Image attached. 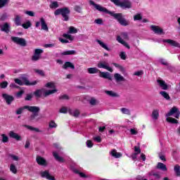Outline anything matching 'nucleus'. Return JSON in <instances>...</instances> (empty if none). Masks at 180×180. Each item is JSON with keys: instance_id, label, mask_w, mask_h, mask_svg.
<instances>
[{"instance_id": "4", "label": "nucleus", "mask_w": 180, "mask_h": 180, "mask_svg": "<svg viewBox=\"0 0 180 180\" xmlns=\"http://www.w3.org/2000/svg\"><path fill=\"white\" fill-rule=\"evenodd\" d=\"M87 72L89 74H98V77H100L101 78H104L105 79H109V81H112V77H110V73L108 72L100 71L98 68H89L87 69Z\"/></svg>"}, {"instance_id": "10", "label": "nucleus", "mask_w": 180, "mask_h": 180, "mask_svg": "<svg viewBox=\"0 0 180 180\" xmlns=\"http://www.w3.org/2000/svg\"><path fill=\"white\" fill-rule=\"evenodd\" d=\"M97 67H98V68H104V70H108V71H110V72H113V69H112V68L109 67L108 65V63H106V62H99L97 64Z\"/></svg>"}, {"instance_id": "12", "label": "nucleus", "mask_w": 180, "mask_h": 180, "mask_svg": "<svg viewBox=\"0 0 180 180\" xmlns=\"http://www.w3.org/2000/svg\"><path fill=\"white\" fill-rule=\"evenodd\" d=\"M150 29L155 34H164V30L157 25H151Z\"/></svg>"}, {"instance_id": "27", "label": "nucleus", "mask_w": 180, "mask_h": 180, "mask_svg": "<svg viewBox=\"0 0 180 180\" xmlns=\"http://www.w3.org/2000/svg\"><path fill=\"white\" fill-rule=\"evenodd\" d=\"M73 172H75V174L79 175L81 178H88V176L86 174H85L84 172H79V170L77 169H74Z\"/></svg>"}, {"instance_id": "29", "label": "nucleus", "mask_w": 180, "mask_h": 180, "mask_svg": "<svg viewBox=\"0 0 180 180\" xmlns=\"http://www.w3.org/2000/svg\"><path fill=\"white\" fill-rule=\"evenodd\" d=\"M114 77H115V80L117 81V82H119L120 81H125L124 77H123V76H121L120 74H119V73H115L114 75Z\"/></svg>"}, {"instance_id": "39", "label": "nucleus", "mask_w": 180, "mask_h": 180, "mask_svg": "<svg viewBox=\"0 0 180 180\" xmlns=\"http://www.w3.org/2000/svg\"><path fill=\"white\" fill-rule=\"evenodd\" d=\"M69 113L72 115V116H75V117H78L79 116V111L78 110H75L74 111H69Z\"/></svg>"}, {"instance_id": "33", "label": "nucleus", "mask_w": 180, "mask_h": 180, "mask_svg": "<svg viewBox=\"0 0 180 180\" xmlns=\"http://www.w3.org/2000/svg\"><path fill=\"white\" fill-rule=\"evenodd\" d=\"M174 171L176 176H180V166L179 165H176L174 168Z\"/></svg>"}, {"instance_id": "24", "label": "nucleus", "mask_w": 180, "mask_h": 180, "mask_svg": "<svg viewBox=\"0 0 180 180\" xmlns=\"http://www.w3.org/2000/svg\"><path fill=\"white\" fill-rule=\"evenodd\" d=\"M40 22H41V26L42 30H46V32H48L49 27L47 26V24L46 23V20H44V18H41Z\"/></svg>"}, {"instance_id": "46", "label": "nucleus", "mask_w": 180, "mask_h": 180, "mask_svg": "<svg viewBox=\"0 0 180 180\" xmlns=\"http://www.w3.org/2000/svg\"><path fill=\"white\" fill-rule=\"evenodd\" d=\"M7 87H8V82L4 81L0 83V88H1L2 89H5Z\"/></svg>"}, {"instance_id": "47", "label": "nucleus", "mask_w": 180, "mask_h": 180, "mask_svg": "<svg viewBox=\"0 0 180 180\" xmlns=\"http://www.w3.org/2000/svg\"><path fill=\"white\" fill-rule=\"evenodd\" d=\"M121 112L124 113V115H130V110L126 108H121Z\"/></svg>"}, {"instance_id": "21", "label": "nucleus", "mask_w": 180, "mask_h": 180, "mask_svg": "<svg viewBox=\"0 0 180 180\" xmlns=\"http://www.w3.org/2000/svg\"><path fill=\"white\" fill-rule=\"evenodd\" d=\"M53 155L56 161H58L59 162H65V160L64 159V158L58 155V153H57V152H53Z\"/></svg>"}, {"instance_id": "37", "label": "nucleus", "mask_w": 180, "mask_h": 180, "mask_svg": "<svg viewBox=\"0 0 180 180\" xmlns=\"http://www.w3.org/2000/svg\"><path fill=\"white\" fill-rule=\"evenodd\" d=\"M57 126V124L53 120L49 122V127L50 129H56Z\"/></svg>"}, {"instance_id": "17", "label": "nucleus", "mask_w": 180, "mask_h": 180, "mask_svg": "<svg viewBox=\"0 0 180 180\" xmlns=\"http://www.w3.org/2000/svg\"><path fill=\"white\" fill-rule=\"evenodd\" d=\"M41 175L42 178H46V179H49V180H56V178L52 177L51 175L50 174V173H49V171H47V170L42 172L41 173Z\"/></svg>"}, {"instance_id": "40", "label": "nucleus", "mask_w": 180, "mask_h": 180, "mask_svg": "<svg viewBox=\"0 0 180 180\" xmlns=\"http://www.w3.org/2000/svg\"><path fill=\"white\" fill-rule=\"evenodd\" d=\"M1 137H2V143H8L9 141V137H8V136H6L5 134H1Z\"/></svg>"}, {"instance_id": "15", "label": "nucleus", "mask_w": 180, "mask_h": 180, "mask_svg": "<svg viewBox=\"0 0 180 180\" xmlns=\"http://www.w3.org/2000/svg\"><path fill=\"white\" fill-rule=\"evenodd\" d=\"M159 63L162 64V65H165V67H167L169 71H172V70H174V67L171 66V65H169L168 62L165 61V60L162 58L159 59Z\"/></svg>"}, {"instance_id": "44", "label": "nucleus", "mask_w": 180, "mask_h": 180, "mask_svg": "<svg viewBox=\"0 0 180 180\" xmlns=\"http://www.w3.org/2000/svg\"><path fill=\"white\" fill-rule=\"evenodd\" d=\"M63 37H65V39H68V40H70L72 41L74 40V37L71 36L70 34H63Z\"/></svg>"}, {"instance_id": "35", "label": "nucleus", "mask_w": 180, "mask_h": 180, "mask_svg": "<svg viewBox=\"0 0 180 180\" xmlns=\"http://www.w3.org/2000/svg\"><path fill=\"white\" fill-rule=\"evenodd\" d=\"M8 4H9V0H0V9L4 6H8Z\"/></svg>"}, {"instance_id": "20", "label": "nucleus", "mask_w": 180, "mask_h": 180, "mask_svg": "<svg viewBox=\"0 0 180 180\" xmlns=\"http://www.w3.org/2000/svg\"><path fill=\"white\" fill-rule=\"evenodd\" d=\"M158 83L159 84L160 88H162V89H164V91H167L168 89V84L165 83V81L158 79Z\"/></svg>"}, {"instance_id": "1", "label": "nucleus", "mask_w": 180, "mask_h": 180, "mask_svg": "<svg viewBox=\"0 0 180 180\" xmlns=\"http://www.w3.org/2000/svg\"><path fill=\"white\" fill-rule=\"evenodd\" d=\"M89 5L94 6V8H96V9L99 12H104V13L110 15V16H112L115 20H117L118 23H120L121 26H129V21L124 19L122 13H115L113 11H110L106 8L103 7L99 4H96V2L92 0L89 1Z\"/></svg>"}, {"instance_id": "57", "label": "nucleus", "mask_w": 180, "mask_h": 180, "mask_svg": "<svg viewBox=\"0 0 180 180\" xmlns=\"http://www.w3.org/2000/svg\"><path fill=\"white\" fill-rule=\"evenodd\" d=\"M137 155H139L135 153H134L131 155V158L132 161H137Z\"/></svg>"}, {"instance_id": "63", "label": "nucleus", "mask_w": 180, "mask_h": 180, "mask_svg": "<svg viewBox=\"0 0 180 180\" xmlns=\"http://www.w3.org/2000/svg\"><path fill=\"white\" fill-rule=\"evenodd\" d=\"M25 13H26V15H28V16H34V13L32 11H26Z\"/></svg>"}, {"instance_id": "5", "label": "nucleus", "mask_w": 180, "mask_h": 180, "mask_svg": "<svg viewBox=\"0 0 180 180\" xmlns=\"http://www.w3.org/2000/svg\"><path fill=\"white\" fill-rule=\"evenodd\" d=\"M57 92V89L52 90H44V89H37L34 92V95L35 98H41L42 95L46 98L49 96V95H51L53 94H56Z\"/></svg>"}, {"instance_id": "54", "label": "nucleus", "mask_w": 180, "mask_h": 180, "mask_svg": "<svg viewBox=\"0 0 180 180\" xmlns=\"http://www.w3.org/2000/svg\"><path fill=\"white\" fill-rule=\"evenodd\" d=\"M94 23L96 25H103V20L102 18L96 19Z\"/></svg>"}, {"instance_id": "52", "label": "nucleus", "mask_w": 180, "mask_h": 180, "mask_svg": "<svg viewBox=\"0 0 180 180\" xmlns=\"http://www.w3.org/2000/svg\"><path fill=\"white\" fill-rule=\"evenodd\" d=\"M86 144L88 148H92V147H94V143H92L91 140L86 141Z\"/></svg>"}, {"instance_id": "61", "label": "nucleus", "mask_w": 180, "mask_h": 180, "mask_svg": "<svg viewBox=\"0 0 180 180\" xmlns=\"http://www.w3.org/2000/svg\"><path fill=\"white\" fill-rule=\"evenodd\" d=\"M14 81L15 84H18V85H23V82L20 80V79H15Z\"/></svg>"}, {"instance_id": "62", "label": "nucleus", "mask_w": 180, "mask_h": 180, "mask_svg": "<svg viewBox=\"0 0 180 180\" xmlns=\"http://www.w3.org/2000/svg\"><path fill=\"white\" fill-rule=\"evenodd\" d=\"M94 141H96V143H101L102 142V138L101 136H96L94 138Z\"/></svg>"}, {"instance_id": "34", "label": "nucleus", "mask_w": 180, "mask_h": 180, "mask_svg": "<svg viewBox=\"0 0 180 180\" xmlns=\"http://www.w3.org/2000/svg\"><path fill=\"white\" fill-rule=\"evenodd\" d=\"M160 116V112L158 110H154L152 112V117L157 120L158 119V117Z\"/></svg>"}, {"instance_id": "30", "label": "nucleus", "mask_w": 180, "mask_h": 180, "mask_svg": "<svg viewBox=\"0 0 180 180\" xmlns=\"http://www.w3.org/2000/svg\"><path fill=\"white\" fill-rule=\"evenodd\" d=\"M73 54H75V51L74 50L65 51L60 53L61 56H73Z\"/></svg>"}, {"instance_id": "2", "label": "nucleus", "mask_w": 180, "mask_h": 180, "mask_svg": "<svg viewBox=\"0 0 180 180\" xmlns=\"http://www.w3.org/2000/svg\"><path fill=\"white\" fill-rule=\"evenodd\" d=\"M25 109H27L29 112H32V115H31V119H34V117L39 116V112H40V108L37 106H30V105H24L23 107L18 108L16 110V115H22Z\"/></svg>"}, {"instance_id": "28", "label": "nucleus", "mask_w": 180, "mask_h": 180, "mask_svg": "<svg viewBox=\"0 0 180 180\" xmlns=\"http://www.w3.org/2000/svg\"><path fill=\"white\" fill-rule=\"evenodd\" d=\"M97 42L101 45V46L105 50H107V51H110V49L106 45V44L103 43L102 41L98 39Z\"/></svg>"}, {"instance_id": "50", "label": "nucleus", "mask_w": 180, "mask_h": 180, "mask_svg": "<svg viewBox=\"0 0 180 180\" xmlns=\"http://www.w3.org/2000/svg\"><path fill=\"white\" fill-rule=\"evenodd\" d=\"M77 32H78V30L75 27H70L69 28L68 33L73 34V33H77Z\"/></svg>"}, {"instance_id": "31", "label": "nucleus", "mask_w": 180, "mask_h": 180, "mask_svg": "<svg viewBox=\"0 0 180 180\" xmlns=\"http://www.w3.org/2000/svg\"><path fill=\"white\" fill-rule=\"evenodd\" d=\"M160 94L167 101H169L171 99V97L169 96V94H168V93H167V91H160Z\"/></svg>"}, {"instance_id": "41", "label": "nucleus", "mask_w": 180, "mask_h": 180, "mask_svg": "<svg viewBox=\"0 0 180 180\" xmlns=\"http://www.w3.org/2000/svg\"><path fill=\"white\" fill-rule=\"evenodd\" d=\"M22 26L24 29H29V27L32 26V22H30V21H27L26 22L23 23Z\"/></svg>"}, {"instance_id": "64", "label": "nucleus", "mask_w": 180, "mask_h": 180, "mask_svg": "<svg viewBox=\"0 0 180 180\" xmlns=\"http://www.w3.org/2000/svg\"><path fill=\"white\" fill-rule=\"evenodd\" d=\"M33 98V95L32 94H27L25 101H32V98Z\"/></svg>"}, {"instance_id": "19", "label": "nucleus", "mask_w": 180, "mask_h": 180, "mask_svg": "<svg viewBox=\"0 0 180 180\" xmlns=\"http://www.w3.org/2000/svg\"><path fill=\"white\" fill-rule=\"evenodd\" d=\"M156 168L158 169H160V171H163L165 172H167L168 171V168H167V165L162 162H158Z\"/></svg>"}, {"instance_id": "58", "label": "nucleus", "mask_w": 180, "mask_h": 180, "mask_svg": "<svg viewBox=\"0 0 180 180\" xmlns=\"http://www.w3.org/2000/svg\"><path fill=\"white\" fill-rule=\"evenodd\" d=\"M120 57L122 60H126L127 56H126V52H121L120 54Z\"/></svg>"}, {"instance_id": "8", "label": "nucleus", "mask_w": 180, "mask_h": 180, "mask_svg": "<svg viewBox=\"0 0 180 180\" xmlns=\"http://www.w3.org/2000/svg\"><path fill=\"white\" fill-rule=\"evenodd\" d=\"M11 40L16 44H19L22 47H26V46H27V44L26 43V40L23 38H19L18 37H12Z\"/></svg>"}, {"instance_id": "22", "label": "nucleus", "mask_w": 180, "mask_h": 180, "mask_svg": "<svg viewBox=\"0 0 180 180\" xmlns=\"http://www.w3.org/2000/svg\"><path fill=\"white\" fill-rule=\"evenodd\" d=\"M63 70H67V68H71L72 70H75V65L71 62H65L63 66Z\"/></svg>"}, {"instance_id": "51", "label": "nucleus", "mask_w": 180, "mask_h": 180, "mask_svg": "<svg viewBox=\"0 0 180 180\" xmlns=\"http://www.w3.org/2000/svg\"><path fill=\"white\" fill-rule=\"evenodd\" d=\"M50 8H51V9L58 8V2L57 1L52 2L51 4L50 5Z\"/></svg>"}, {"instance_id": "11", "label": "nucleus", "mask_w": 180, "mask_h": 180, "mask_svg": "<svg viewBox=\"0 0 180 180\" xmlns=\"http://www.w3.org/2000/svg\"><path fill=\"white\" fill-rule=\"evenodd\" d=\"M162 41L163 43H167L172 47H177L178 49H180V44L172 39H163Z\"/></svg>"}, {"instance_id": "32", "label": "nucleus", "mask_w": 180, "mask_h": 180, "mask_svg": "<svg viewBox=\"0 0 180 180\" xmlns=\"http://www.w3.org/2000/svg\"><path fill=\"white\" fill-rule=\"evenodd\" d=\"M34 71L36 74L40 75V77H46V73L42 70L34 69Z\"/></svg>"}, {"instance_id": "23", "label": "nucleus", "mask_w": 180, "mask_h": 180, "mask_svg": "<svg viewBox=\"0 0 180 180\" xmlns=\"http://www.w3.org/2000/svg\"><path fill=\"white\" fill-rule=\"evenodd\" d=\"M14 22L15 26H22V18L20 15H16L14 18Z\"/></svg>"}, {"instance_id": "36", "label": "nucleus", "mask_w": 180, "mask_h": 180, "mask_svg": "<svg viewBox=\"0 0 180 180\" xmlns=\"http://www.w3.org/2000/svg\"><path fill=\"white\" fill-rule=\"evenodd\" d=\"M105 93L107 94V95H108L109 96H111L112 98H116V97L119 96L117 95V94H116L112 91H106Z\"/></svg>"}, {"instance_id": "3", "label": "nucleus", "mask_w": 180, "mask_h": 180, "mask_svg": "<svg viewBox=\"0 0 180 180\" xmlns=\"http://www.w3.org/2000/svg\"><path fill=\"white\" fill-rule=\"evenodd\" d=\"M70 13L71 10H70V8L68 7H62L54 11L55 16H59V15H61L63 18L62 20H63V22H68V20H70Z\"/></svg>"}, {"instance_id": "7", "label": "nucleus", "mask_w": 180, "mask_h": 180, "mask_svg": "<svg viewBox=\"0 0 180 180\" xmlns=\"http://www.w3.org/2000/svg\"><path fill=\"white\" fill-rule=\"evenodd\" d=\"M174 115V117L176 119H179V115H180V111L179 109L175 106L172 108V109L166 114V117H169V116H172Z\"/></svg>"}, {"instance_id": "59", "label": "nucleus", "mask_w": 180, "mask_h": 180, "mask_svg": "<svg viewBox=\"0 0 180 180\" xmlns=\"http://www.w3.org/2000/svg\"><path fill=\"white\" fill-rule=\"evenodd\" d=\"M68 112V109H67V107H62L60 109V113H67Z\"/></svg>"}, {"instance_id": "13", "label": "nucleus", "mask_w": 180, "mask_h": 180, "mask_svg": "<svg viewBox=\"0 0 180 180\" xmlns=\"http://www.w3.org/2000/svg\"><path fill=\"white\" fill-rule=\"evenodd\" d=\"M37 162L39 165L42 167H47V160L41 156H37Z\"/></svg>"}, {"instance_id": "9", "label": "nucleus", "mask_w": 180, "mask_h": 180, "mask_svg": "<svg viewBox=\"0 0 180 180\" xmlns=\"http://www.w3.org/2000/svg\"><path fill=\"white\" fill-rule=\"evenodd\" d=\"M44 53V51L41 49H36L34 51V55L32 56V61H37L40 60V56Z\"/></svg>"}, {"instance_id": "16", "label": "nucleus", "mask_w": 180, "mask_h": 180, "mask_svg": "<svg viewBox=\"0 0 180 180\" xmlns=\"http://www.w3.org/2000/svg\"><path fill=\"white\" fill-rule=\"evenodd\" d=\"M3 98L5 99L8 105H11V103H12V102L14 101L13 96H9L6 94H3Z\"/></svg>"}, {"instance_id": "43", "label": "nucleus", "mask_w": 180, "mask_h": 180, "mask_svg": "<svg viewBox=\"0 0 180 180\" xmlns=\"http://www.w3.org/2000/svg\"><path fill=\"white\" fill-rule=\"evenodd\" d=\"M23 85L29 86L30 85V82H29V79H27V77H22Z\"/></svg>"}, {"instance_id": "18", "label": "nucleus", "mask_w": 180, "mask_h": 180, "mask_svg": "<svg viewBox=\"0 0 180 180\" xmlns=\"http://www.w3.org/2000/svg\"><path fill=\"white\" fill-rule=\"evenodd\" d=\"M9 136L11 137V139H15V140H17V141H20V140H22V136L15 133L13 131H10Z\"/></svg>"}, {"instance_id": "26", "label": "nucleus", "mask_w": 180, "mask_h": 180, "mask_svg": "<svg viewBox=\"0 0 180 180\" xmlns=\"http://www.w3.org/2000/svg\"><path fill=\"white\" fill-rule=\"evenodd\" d=\"M110 154L115 158H120L122 156V153H117L115 149L112 150Z\"/></svg>"}, {"instance_id": "45", "label": "nucleus", "mask_w": 180, "mask_h": 180, "mask_svg": "<svg viewBox=\"0 0 180 180\" xmlns=\"http://www.w3.org/2000/svg\"><path fill=\"white\" fill-rule=\"evenodd\" d=\"M58 99H59V101H64V100L65 101H68V99H70V97L68 95L64 94L63 96H60L58 97Z\"/></svg>"}, {"instance_id": "60", "label": "nucleus", "mask_w": 180, "mask_h": 180, "mask_svg": "<svg viewBox=\"0 0 180 180\" xmlns=\"http://www.w3.org/2000/svg\"><path fill=\"white\" fill-rule=\"evenodd\" d=\"M25 94V91L23 90H20V91L17 92L16 97L17 98H22V96Z\"/></svg>"}, {"instance_id": "14", "label": "nucleus", "mask_w": 180, "mask_h": 180, "mask_svg": "<svg viewBox=\"0 0 180 180\" xmlns=\"http://www.w3.org/2000/svg\"><path fill=\"white\" fill-rule=\"evenodd\" d=\"M0 29L1 32H5V33H9L11 32V25L8 22H5L3 25H0Z\"/></svg>"}, {"instance_id": "38", "label": "nucleus", "mask_w": 180, "mask_h": 180, "mask_svg": "<svg viewBox=\"0 0 180 180\" xmlns=\"http://www.w3.org/2000/svg\"><path fill=\"white\" fill-rule=\"evenodd\" d=\"M46 88H51L53 89H56V84H54V83L53 82H48L45 84Z\"/></svg>"}, {"instance_id": "6", "label": "nucleus", "mask_w": 180, "mask_h": 180, "mask_svg": "<svg viewBox=\"0 0 180 180\" xmlns=\"http://www.w3.org/2000/svg\"><path fill=\"white\" fill-rule=\"evenodd\" d=\"M117 6H120L122 9H130L131 8V1L130 0H110Z\"/></svg>"}, {"instance_id": "25", "label": "nucleus", "mask_w": 180, "mask_h": 180, "mask_svg": "<svg viewBox=\"0 0 180 180\" xmlns=\"http://www.w3.org/2000/svg\"><path fill=\"white\" fill-rule=\"evenodd\" d=\"M112 65L115 66V68H118L120 71L122 72V74H126V69L123 66L116 63H113Z\"/></svg>"}, {"instance_id": "56", "label": "nucleus", "mask_w": 180, "mask_h": 180, "mask_svg": "<svg viewBox=\"0 0 180 180\" xmlns=\"http://www.w3.org/2000/svg\"><path fill=\"white\" fill-rule=\"evenodd\" d=\"M75 12H77V13H81L82 12V8H81L79 6H75Z\"/></svg>"}, {"instance_id": "55", "label": "nucleus", "mask_w": 180, "mask_h": 180, "mask_svg": "<svg viewBox=\"0 0 180 180\" xmlns=\"http://www.w3.org/2000/svg\"><path fill=\"white\" fill-rule=\"evenodd\" d=\"M129 131L132 136H136V134H139V131L136 129H131Z\"/></svg>"}, {"instance_id": "53", "label": "nucleus", "mask_w": 180, "mask_h": 180, "mask_svg": "<svg viewBox=\"0 0 180 180\" xmlns=\"http://www.w3.org/2000/svg\"><path fill=\"white\" fill-rule=\"evenodd\" d=\"M134 150L135 152V154H140L141 153V149H140V146H134Z\"/></svg>"}, {"instance_id": "42", "label": "nucleus", "mask_w": 180, "mask_h": 180, "mask_svg": "<svg viewBox=\"0 0 180 180\" xmlns=\"http://www.w3.org/2000/svg\"><path fill=\"white\" fill-rule=\"evenodd\" d=\"M134 20H143V15L140 13H137L134 16Z\"/></svg>"}, {"instance_id": "49", "label": "nucleus", "mask_w": 180, "mask_h": 180, "mask_svg": "<svg viewBox=\"0 0 180 180\" xmlns=\"http://www.w3.org/2000/svg\"><path fill=\"white\" fill-rule=\"evenodd\" d=\"M27 129H29V130H32V131H37V133H40V131H40V129H39L38 128H35V127H32V126H27Z\"/></svg>"}, {"instance_id": "48", "label": "nucleus", "mask_w": 180, "mask_h": 180, "mask_svg": "<svg viewBox=\"0 0 180 180\" xmlns=\"http://www.w3.org/2000/svg\"><path fill=\"white\" fill-rule=\"evenodd\" d=\"M10 171L13 172V174H16L18 172V169H16V167L15 165H11L10 167Z\"/></svg>"}]
</instances>
